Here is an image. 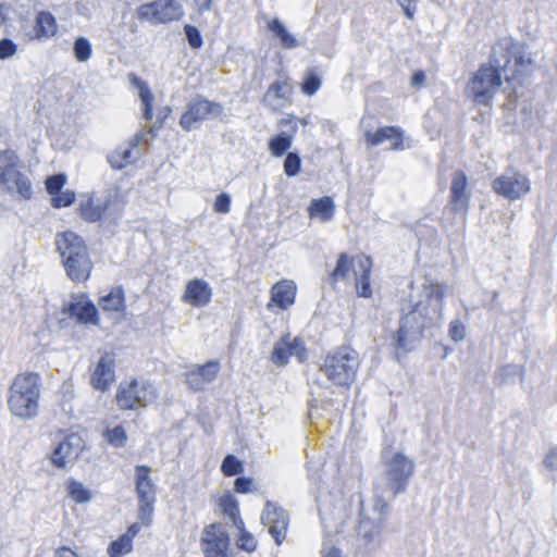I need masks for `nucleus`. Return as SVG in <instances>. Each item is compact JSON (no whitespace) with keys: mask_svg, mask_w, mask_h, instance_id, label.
I'll use <instances>...</instances> for the list:
<instances>
[{"mask_svg":"<svg viewBox=\"0 0 557 557\" xmlns=\"http://www.w3.org/2000/svg\"><path fill=\"white\" fill-rule=\"evenodd\" d=\"M532 69L528 46L512 37H504L493 47L490 61L481 64L473 74L467 90L474 103L490 107L502 87L503 79L522 85Z\"/></svg>","mask_w":557,"mask_h":557,"instance_id":"f257e3e1","label":"nucleus"},{"mask_svg":"<svg viewBox=\"0 0 557 557\" xmlns=\"http://www.w3.org/2000/svg\"><path fill=\"white\" fill-rule=\"evenodd\" d=\"M408 304L401 306L399 327L393 339L396 350L411 351L423 337V333L437 326L443 320V301L447 285L423 278L411 283Z\"/></svg>","mask_w":557,"mask_h":557,"instance_id":"f03ea898","label":"nucleus"},{"mask_svg":"<svg viewBox=\"0 0 557 557\" xmlns=\"http://www.w3.org/2000/svg\"><path fill=\"white\" fill-rule=\"evenodd\" d=\"M39 397L40 375L34 372L21 373L10 386L8 405L15 417L29 420L38 413Z\"/></svg>","mask_w":557,"mask_h":557,"instance_id":"7ed1b4c3","label":"nucleus"},{"mask_svg":"<svg viewBox=\"0 0 557 557\" xmlns=\"http://www.w3.org/2000/svg\"><path fill=\"white\" fill-rule=\"evenodd\" d=\"M360 366L359 355L351 347H338L329 352L320 371L335 386L350 387Z\"/></svg>","mask_w":557,"mask_h":557,"instance_id":"20e7f679","label":"nucleus"},{"mask_svg":"<svg viewBox=\"0 0 557 557\" xmlns=\"http://www.w3.org/2000/svg\"><path fill=\"white\" fill-rule=\"evenodd\" d=\"M382 458L384 460V488L392 494V498H395L406 492L416 463L412 458L407 457L401 451L394 453L389 457L383 453Z\"/></svg>","mask_w":557,"mask_h":557,"instance_id":"39448f33","label":"nucleus"},{"mask_svg":"<svg viewBox=\"0 0 557 557\" xmlns=\"http://www.w3.org/2000/svg\"><path fill=\"white\" fill-rule=\"evenodd\" d=\"M363 503L360 502V506ZM388 511V503L377 494L373 496V508L367 512L363 507L360 510L359 523L356 528L359 545L364 547L372 544L381 534Z\"/></svg>","mask_w":557,"mask_h":557,"instance_id":"423d86ee","label":"nucleus"},{"mask_svg":"<svg viewBox=\"0 0 557 557\" xmlns=\"http://www.w3.org/2000/svg\"><path fill=\"white\" fill-rule=\"evenodd\" d=\"M158 396V391L151 382L134 379L120 383L115 400L121 410H136L154 403Z\"/></svg>","mask_w":557,"mask_h":557,"instance_id":"0eeeda50","label":"nucleus"},{"mask_svg":"<svg viewBox=\"0 0 557 557\" xmlns=\"http://www.w3.org/2000/svg\"><path fill=\"white\" fill-rule=\"evenodd\" d=\"M152 469L146 465L135 467L136 493L138 496V520L145 527L152 522V513L156 503V485L150 473Z\"/></svg>","mask_w":557,"mask_h":557,"instance_id":"6e6552de","label":"nucleus"},{"mask_svg":"<svg viewBox=\"0 0 557 557\" xmlns=\"http://www.w3.org/2000/svg\"><path fill=\"white\" fill-rule=\"evenodd\" d=\"M183 15V5L177 0H154L139 5L135 11L139 22H148L151 25L180 21Z\"/></svg>","mask_w":557,"mask_h":557,"instance_id":"1a4fd4ad","label":"nucleus"},{"mask_svg":"<svg viewBox=\"0 0 557 557\" xmlns=\"http://www.w3.org/2000/svg\"><path fill=\"white\" fill-rule=\"evenodd\" d=\"M223 110L224 108L220 102L197 96L187 103L186 111L180 119V125L184 131L190 132L197 128L203 120L219 117Z\"/></svg>","mask_w":557,"mask_h":557,"instance_id":"9d476101","label":"nucleus"},{"mask_svg":"<svg viewBox=\"0 0 557 557\" xmlns=\"http://www.w3.org/2000/svg\"><path fill=\"white\" fill-rule=\"evenodd\" d=\"M261 522L268 528L269 533L280 545L286 537L289 517L286 510L277 504L268 500L261 513Z\"/></svg>","mask_w":557,"mask_h":557,"instance_id":"9b49d317","label":"nucleus"},{"mask_svg":"<svg viewBox=\"0 0 557 557\" xmlns=\"http://www.w3.org/2000/svg\"><path fill=\"white\" fill-rule=\"evenodd\" d=\"M200 545L206 557H228L230 537L219 523H211L203 529Z\"/></svg>","mask_w":557,"mask_h":557,"instance_id":"f8f14e48","label":"nucleus"},{"mask_svg":"<svg viewBox=\"0 0 557 557\" xmlns=\"http://www.w3.org/2000/svg\"><path fill=\"white\" fill-rule=\"evenodd\" d=\"M83 450V441L76 434L64 437L53 449L50 460L57 468H66Z\"/></svg>","mask_w":557,"mask_h":557,"instance_id":"ddd939ff","label":"nucleus"},{"mask_svg":"<svg viewBox=\"0 0 557 557\" xmlns=\"http://www.w3.org/2000/svg\"><path fill=\"white\" fill-rule=\"evenodd\" d=\"M492 185L497 194L509 200H516L530 190L527 176H497Z\"/></svg>","mask_w":557,"mask_h":557,"instance_id":"4468645a","label":"nucleus"},{"mask_svg":"<svg viewBox=\"0 0 557 557\" xmlns=\"http://www.w3.org/2000/svg\"><path fill=\"white\" fill-rule=\"evenodd\" d=\"M114 368V358L108 352L102 355L90 376L92 387L101 392L107 391L115 379Z\"/></svg>","mask_w":557,"mask_h":557,"instance_id":"2eb2a0df","label":"nucleus"},{"mask_svg":"<svg viewBox=\"0 0 557 557\" xmlns=\"http://www.w3.org/2000/svg\"><path fill=\"white\" fill-rule=\"evenodd\" d=\"M220 371V363L210 360L195 370L185 373V383L195 392L201 391L205 386L215 380Z\"/></svg>","mask_w":557,"mask_h":557,"instance_id":"dca6fc26","label":"nucleus"},{"mask_svg":"<svg viewBox=\"0 0 557 557\" xmlns=\"http://www.w3.org/2000/svg\"><path fill=\"white\" fill-rule=\"evenodd\" d=\"M389 140L391 144L387 150H404L403 132L397 126H384L372 133L370 131L364 133V141L368 147H376Z\"/></svg>","mask_w":557,"mask_h":557,"instance_id":"f3484780","label":"nucleus"},{"mask_svg":"<svg viewBox=\"0 0 557 557\" xmlns=\"http://www.w3.org/2000/svg\"><path fill=\"white\" fill-rule=\"evenodd\" d=\"M278 125L283 131L269 143L270 150L276 157L283 156L288 150L292 139L297 132L296 120L292 115L281 119Z\"/></svg>","mask_w":557,"mask_h":557,"instance_id":"a211bd4d","label":"nucleus"},{"mask_svg":"<svg viewBox=\"0 0 557 557\" xmlns=\"http://www.w3.org/2000/svg\"><path fill=\"white\" fill-rule=\"evenodd\" d=\"M62 260L66 275L74 282H85L90 275L92 262L88 251Z\"/></svg>","mask_w":557,"mask_h":557,"instance_id":"6ab92c4d","label":"nucleus"},{"mask_svg":"<svg viewBox=\"0 0 557 557\" xmlns=\"http://www.w3.org/2000/svg\"><path fill=\"white\" fill-rule=\"evenodd\" d=\"M212 296V288L201 278H194L186 285L183 300L194 307H202L209 304Z\"/></svg>","mask_w":557,"mask_h":557,"instance_id":"aec40b11","label":"nucleus"},{"mask_svg":"<svg viewBox=\"0 0 557 557\" xmlns=\"http://www.w3.org/2000/svg\"><path fill=\"white\" fill-rule=\"evenodd\" d=\"M108 206V200H101L94 194H84L79 200V214L87 222H98L101 220Z\"/></svg>","mask_w":557,"mask_h":557,"instance_id":"412c9836","label":"nucleus"},{"mask_svg":"<svg viewBox=\"0 0 557 557\" xmlns=\"http://www.w3.org/2000/svg\"><path fill=\"white\" fill-rule=\"evenodd\" d=\"M57 250L63 259L88 251L85 242L72 231H66L55 236Z\"/></svg>","mask_w":557,"mask_h":557,"instance_id":"4be33fe9","label":"nucleus"},{"mask_svg":"<svg viewBox=\"0 0 557 557\" xmlns=\"http://www.w3.org/2000/svg\"><path fill=\"white\" fill-rule=\"evenodd\" d=\"M471 191L468 189L467 176H455L450 187L453 210L466 215L469 209Z\"/></svg>","mask_w":557,"mask_h":557,"instance_id":"5701e85b","label":"nucleus"},{"mask_svg":"<svg viewBox=\"0 0 557 557\" xmlns=\"http://www.w3.org/2000/svg\"><path fill=\"white\" fill-rule=\"evenodd\" d=\"M64 312L82 324H98L99 321L98 310L90 301H70L64 308Z\"/></svg>","mask_w":557,"mask_h":557,"instance_id":"b1692460","label":"nucleus"},{"mask_svg":"<svg viewBox=\"0 0 557 557\" xmlns=\"http://www.w3.org/2000/svg\"><path fill=\"white\" fill-rule=\"evenodd\" d=\"M296 286L290 281H281L276 283L271 289V300L268 307L272 305L281 309H287L295 301Z\"/></svg>","mask_w":557,"mask_h":557,"instance_id":"393cba45","label":"nucleus"},{"mask_svg":"<svg viewBox=\"0 0 557 557\" xmlns=\"http://www.w3.org/2000/svg\"><path fill=\"white\" fill-rule=\"evenodd\" d=\"M0 189L23 199H29L33 194L28 176H0Z\"/></svg>","mask_w":557,"mask_h":557,"instance_id":"a878e982","label":"nucleus"},{"mask_svg":"<svg viewBox=\"0 0 557 557\" xmlns=\"http://www.w3.org/2000/svg\"><path fill=\"white\" fill-rule=\"evenodd\" d=\"M335 213V203L330 196L313 198L308 207V215L310 219H318L321 222H329Z\"/></svg>","mask_w":557,"mask_h":557,"instance_id":"bb28decb","label":"nucleus"},{"mask_svg":"<svg viewBox=\"0 0 557 557\" xmlns=\"http://www.w3.org/2000/svg\"><path fill=\"white\" fill-rule=\"evenodd\" d=\"M58 24L52 13L48 11H40L37 13L34 26V38L37 40H44L51 38L55 35Z\"/></svg>","mask_w":557,"mask_h":557,"instance_id":"cd10ccee","label":"nucleus"},{"mask_svg":"<svg viewBox=\"0 0 557 557\" xmlns=\"http://www.w3.org/2000/svg\"><path fill=\"white\" fill-rule=\"evenodd\" d=\"M290 86L285 82L276 81L267 90L263 96V103L269 106L272 109H276L282 107L285 101L288 100L290 95Z\"/></svg>","mask_w":557,"mask_h":557,"instance_id":"c85d7f7f","label":"nucleus"},{"mask_svg":"<svg viewBox=\"0 0 557 557\" xmlns=\"http://www.w3.org/2000/svg\"><path fill=\"white\" fill-rule=\"evenodd\" d=\"M268 29L273 36L280 40L284 49H295L300 46L299 40L288 32L286 26L277 17H274L268 23Z\"/></svg>","mask_w":557,"mask_h":557,"instance_id":"c756f323","label":"nucleus"},{"mask_svg":"<svg viewBox=\"0 0 557 557\" xmlns=\"http://www.w3.org/2000/svg\"><path fill=\"white\" fill-rule=\"evenodd\" d=\"M146 140H147L146 133L138 132L134 135L133 139L129 143L117 147L119 153L121 154V160L124 163V166L132 164L139 158V156H140L139 144L141 141H146Z\"/></svg>","mask_w":557,"mask_h":557,"instance_id":"7c9ffc66","label":"nucleus"},{"mask_svg":"<svg viewBox=\"0 0 557 557\" xmlns=\"http://www.w3.org/2000/svg\"><path fill=\"white\" fill-rule=\"evenodd\" d=\"M99 306L103 311H123L125 309V295L122 287H114L112 290L103 296Z\"/></svg>","mask_w":557,"mask_h":557,"instance_id":"2f4dec72","label":"nucleus"},{"mask_svg":"<svg viewBox=\"0 0 557 557\" xmlns=\"http://www.w3.org/2000/svg\"><path fill=\"white\" fill-rule=\"evenodd\" d=\"M352 261L347 253L338 255L336 267L329 274L330 283L334 286L338 281H346L349 277Z\"/></svg>","mask_w":557,"mask_h":557,"instance_id":"473e14b6","label":"nucleus"},{"mask_svg":"<svg viewBox=\"0 0 557 557\" xmlns=\"http://www.w3.org/2000/svg\"><path fill=\"white\" fill-rule=\"evenodd\" d=\"M133 81L139 88V98L144 106L143 116L146 121H150L153 116V95L145 82L133 75Z\"/></svg>","mask_w":557,"mask_h":557,"instance_id":"72a5a7b5","label":"nucleus"},{"mask_svg":"<svg viewBox=\"0 0 557 557\" xmlns=\"http://www.w3.org/2000/svg\"><path fill=\"white\" fill-rule=\"evenodd\" d=\"M220 507L222 512L232 520L233 524L237 529H242V527L244 525V521L239 517V510L236 499L232 495L226 494L221 497Z\"/></svg>","mask_w":557,"mask_h":557,"instance_id":"f704fd0d","label":"nucleus"},{"mask_svg":"<svg viewBox=\"0 0 557 557\" xmlns=\"http://www.w3.org/2000/svg\"><path fill=\"white\" fill-rule=\"evenodd\" d=\"M360 268L362 269V274L360 277L356 278V289L360 297L367 298L372 294L370 285L371 259L364 258V260L360 262Z\"/></svg>","mask_w":557,"mask_h":557,"instance_id":"c9c22d12","label":"nucleus"},{"mask_svg":"<svg viewBox=\"0 0 557 557\" xmlns=\"http://www.w3.org/2000/svg\"><path fill=\"white\" fill-rule=\"evenodd\" d=\"M322 79L317 67L308 69L301 83V91L306 96H313L320 89Z\"/></svg>","mask_w":557,"mask_h":557,"instance_id":"e433bc0d","label":"nucleus"},{"mask_svg":"<svg viewBox=\"0 0 557 557\" xmlns=\"http://www.w3.org/2000/svg\"><path fill=\"white\" fill-rule=\"evenodd\" d=\"M18 164L20 159L15 151L8 149L0 152V174H21Z\"/></svg>","mask_w":557,"mask_h":557,"instance_id":"4c0bfd02","label":"nucleus"},{"mask_svg":"<svg viewBox=\"0 0 557 557\" xmlns=\"http://www.w3.org/2000/svg\"><path fill=\"white\" fill-rule=\"evenodd\" d=\"M289 357L288 335H286L274 345L271 361L276 366H284L288 362Z\"/></svg>","mask_w":557,"mask_h":557,"instance_id":"58836bf2","label":"nucleus"},{"mask_svg":"<svg viewBox=\"0 0 557 557\" xmlns=\"http://www.w3.org/2000/svg\"><path fill=\"white\" fill-rule=\"evenodd\" d=\"M102 436L107 442L116 448L124 447L127 442V434L122 425H116L113 429H106Z\"/></svg>","mask_w":557,"mask_h":557,"instance_id":"ea45409f","label":"nucleus"},{"mask_svg":"<svg viewBox=\"0 0 557 557\" xmlns=\"http://www.w3.org/2000/svg\"><path fill=\"white\" fill-rule=\"evenodd\" d=\"M132 548L133 543L128 536L121 535L109 544L107 552L110 557H120L129 553Z\"/></svg>","mask_w":557,"mask_h":557,"instance_id":"a19ab883","label":"nucleus"},{"mask_svg":"<svg viewBox=\"0 0 557 557\" xmlns=\"http://www.w3.org/2000/svg\"><path fill=\"white\" fill-rule=\"evenodd\" d=\"M67 488L70 496L76 503H88L91 499L90 492L87 488H85V486L81 482L74 479H70L67 481Z\"/></svg>","mask_w":557,"mask_h":557,"instance_id":"79ce46f5","label":"nucleus"},{"mask_svg":"<svg viewBox=\"0 0 557 557\" xmlns=\"http://www.w3.org/2000/svg\"><path fill=\"white\" fill-rule=\"evenodd\" d=\"M73 51L78 62H86L92 52L91 44L86 37H78L74 41Z\"/></svg>","mask_w":557,"mask_h":557,"instance_id":"37998d69","label":"nucleus"},{"mask_svg":"<svg viewBox=\"0 0 557 557\" xmlns=\"http://www.w3.org/2000/svg\"><path fill=\"white\" fill-rule=\"evenodd\" d=\"M244 470L243 462L234 455L228 454L224 457L221 471L226 476H233L242 473Z\"/></svg>","mask_w":557,"mask_h":557,"instance_id":"c03bdc74","label":"nucleus"},{"mask_svg":"<svg viewBox=\"0 0 557 557\" xmlns=\"http://www.w3.org/2000/svg\"><path fill=\"white\" fill-rule=\"evenodd\" d=\"M171 112L172 109L168 106L161 108L151 127L147 131H140V133H146V137L149 136V139L152 140L156 137V132L163 127L164 121L170 116Z\"/></svg>","mask_w":557,"mask_h":557,"instance_id":"a18cd8bd","label":"nucleus"},{"mask_svg":"<svg viewBox=\"0 0 557 557\" xmlns=\"http://www.w3.org/2000/svg\"><path fill=\"white\" fill-rule=\"evenodd\" d=\"M519 375L521 380L524 376V368L522 366L516 364H507L499 369L496 379L500 384H504L508 381L509 376Z\"/></svg>","mask_w":557,"mask_h":557,"instance_id":"49530a36","label":"nucleus"},{"mask_svg":"<svg viewBox=\"0 0 557 557\" xmlns=\"http://www.w3.org/2000/svg\"><path fill=\"white\" fill-rule=\"evenodd\" d=\"M184 33H185L186 40L188 41V45L193 49L201 48V46L203 45V39H202V35H201L200 30L198 29V27L190 25V24H186L184 26Z\"/></svg>","mask_w":557,"mask_h":557,"instance_id":"de8ad7c7","label":"nucleus"},{"mask_svg":"<svg viewBox=\"0 0 557 557\" xmlns=\"http://www.w3.org/2000/svg\"><path fill=\"white\" fill-rule=\"evenodd\" d=\"M238 530L239 536L237 539V546L246 552H253L257 547V541L255 540L252 534L247 532L244 525L242 527V529Z\"/></svg>","mask_w":557,"mask_h":557,"instance_id":"09e8293b","label":"nucleus"},{"mask_svg":"<svg viewBox=\"0 0 557 557\" xmlns=\"http://www.w3.org/2000/svg\"><path fill=\"white\" fill-rule=\"evenodd\" d=\"M289 355L295 356L300 362L307 359V349L299 337L290 339L288 337Z\"/></svg>","mask_w":557,"mask_h":557,"instance_id":"8fccbe9b","label":"nucleus"},{"mask_svg":"<svg viewBox=\"0 0 557 557\" xmlns=\"http://www.w3.org/2000/svg\"><path fill=\"white\" fill-rule=\"evenodd\" d=\"M75 200V193L66 189L64 191H59L55 196L51 198V203L54 208L67 207L72 205Z\"/></svg>","mask_w":557,"mask_h":557,"instance_id":"3c124183","label":"nucleus"},{"mask_svg":"<svg viewBox=\"0 0 557 557\" xmlns=\"http://www.w3.org/2000/svg\"><path fill=\"white\" fill-rule=\"evenodd\" d=\"M301 166V160L296 152H288L284 161L285 174H297Z\"/></svg>","mask_w":557,"mask_h":557,"instance_id":"603ef678","label":"nucleus"},{"mask_svg":"<svg viewBox=\"0 0 557 557\" xmlns=\"http://www.w3.org/2000/svg\"><path fill=\"white\" fill-rule=\"evenodd\" d=\"M17 51V45L10 38L0 40V60H7L13 57Z\"/></svg>","mask_w":557,"mask_h":557,"instance_id":"864d4df0","label":"nucleus"},{"mask_svg":"<svg viewBox=\"0 0 557 557\" xmlns=\"http://www.w3.org/2000/svg\"><path fill=\"white\" fill-rule=\"evenodd\" d=\"M66 176H47L46 180V188L47 191L53 197L59 191L62 190V187L65 184Z\"/></svg>","mask_w":557,"mask_h":557,"instance_id":"5fc2aeb1","label":"nucleus"},{"mask_svg":"<svg viewBox=\"0 0 557 557\" xmlns=\"http://www.w3.org/2000/svg\"><path fill=\"white\" fill-rule=\"evenodd\" d=\"M466 329L459 320H453L449 324V337L458 343L465 338Z\"/></svg>","mask_w":557,"mask_h":557,"instance_id":"6e6d98bb","label":"nucleus"},{"mask_svg":"<svg viewBox=\"0 0 557 557\" xmlns=\"http://www.w3.org/2000/svg\"><path fill=\"white\" fill-rule=\"evenodd\" d=\"M213 209L218 213H228L231 210V197L228 194L222 193L216 196Z\"/></svg>","mask_w":557,"mask_h":557,"instance_id":"4d7b16f0","label":"nucleus"},{"mask_svg":"<svg viewBox=\"0 0 557 557\" xmlns=\"http://www.w3.org/2000/svg\"><path fill=\"white\" fill-rule=\"evenodd\" d=\"M252 481L249 478L238 476L234 482V488L237 493L246 494L250 491Z\"/></svg>","mask_w":557,"mask_h":557,"instance_id":"13d9d810","label":"nucleus"},{"mask_svg":"<svg viewBox=\"0 0 557 557\" xmlns=\"http://www.w3.org/2000/svg\"><path fill=\"white\" fill-rule=\"evenodd\" d=\"M108 162L110 163L113 170H121L124 168V163L121 160V154L119 153L117 148L108 156Z\"/></svg>","mask_w":557,"mask_h":557,"instance_id":"bf43d9fd","label":"nucleus"},{"mask_svg":"<svg viewBox=\"0 0 557 557\" xmlns=\"http://www.w3.org/2000/svg\"><path fill=\"white\" fill-rule=\"evenodd\" d=\"M545 467L557 470V446L552 448L544 459Z\"/></svg>","mask_w":557,"mask_h":557,"instance_id":"052dcab7","label":"nucleus"},{"mask_svg":"<svg viewBox=\"0 0 557 557\" xmlns=\"http://www.w3.org/2000/svg\"><path fill=\"white\" fill-rule=\"evenodd\" d=\"M425 82V74L423 71H416L412 76L410 84L412 87L420 88L424 85Z\"/></svg>","mask_w":557,"mask_h":557,"instance_id":"680f3d73","label":"nucleus"},{"mask_svg":"<svg viewBox=\"0 0 557 557\" xmlns=\"http://www.w3.org/2000/svg\"><path fill=\"white\" fill-rule=\"evenodd\" d=\"M140 531V524L139 523H133L128 527L126 533H124V536H128V540L133 543V539L138 534Z\"/></svg>","mask_w":557,"mask_h":557,"instance_id":"e2e57ef3","label":"nucleus"},{"mask_svg":"<svg viewBox=\"0 0 557 557\" xmlns=\"http://www.w3.org/2000/svg\"><path fill=\"white\" fill-rule=\"evenodd\" d=\"M54 557H78L72 549L63 546L55 550Z\"/></svg>","mask_w":557,"mask_h":557,"instance_id":"0e129e2a","label":"nucleus"},{"mask_svg":"<svg viewBox=\"0 0 557 557\" xmlns=\"http://www.w3.org/2000/svg\"><path fill=\"white\" fill-rule=\"evenodd\" d=\"M199 11H208L211 7L212 0H195Z\"/></svg>","mask_w":557,"mask_h":557,"instance_id":"69168bd1","label":"nucleus"},{"mask_svg":"<svg viewBox=\"0 0 557 557\" xmlns=\"http://www.w3.org/2000/svg\"><path fill=\"white\" fill-rule=\"evenodd\" d=\"M323 557H342L339 549L332 547L326 553L323 554Z\"/></svg>","mask_w":557,"mask_h":557,"instance_id":"338daca9","label":"nucleus"},{"mask_svg":"<svg viewBox=\"0 0 557 557\" xmlns=\"http://www.w3.org/2000/svg\"><path fill=\"white\" fill-rule=\"evenodd\" d=\"M401 5H403V7H404V9H405V14H406L409 18H411V17H412V15H413V13L410 11V9H409L408 7H405V4H404V3H401Z\"/></svg>","mask_w":557,"mask_h":557,"instance_id":"774afa93","label":"nucleus"}]
</instances>
